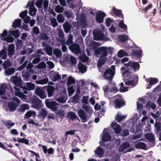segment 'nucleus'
<instances>
[{
    "mask_svg": "<svg viewBox=\"0 0 161 161\" xmlns=\"http://www.w3.org/2000/svg\"><path fill=\"white\" fill-rule=\"evenodd\" d=\"M55 11L57 13H62L64 10V8L59 5L56 6L55 9Z\"/></svg>",
    "mask_w": 161,
    "mask_h": 161,
    "instance_id": "79ce46f5",
    "label": "nucleus"
},
{
    "mask_svg": "<svg viewBox=\"0 0 161 161\" xmlns=\"http://www.w3.org/2000/svg\"><path fill=\"white\" fill-rule=\"evenodd\" d=\"M119 26L120 28L123 29L124 31L127 29V26L124 23L123 20H122L119 22Z\"/></svg>",
    "mask_w": 161,
    "mask_h": 161,
    "instance_id": "a19ab883",
    "label": "nucleus"
},
{
    "mask_svg": "<svg viewBox=\"0 0 161 161\" xmlns=\"http://www.w3.org/2000/svg\"><path fill=\"white\" fill-rule=\"evenodd\" d=\"M29 106L27 104H23L21 105L19 110V111L22 113L24 112L25 110H28L30 108Z\"/></svg>",
    "mask_w": 161,
    "mask_h": 161,
    "instance_id": "c756f323",
    "label": "nucleus"
},
{
    "mask_svg": "<svg viewBox=\"0 0 161 161\" xmlns=\"http://www.w3.org/2000/svg\"><path fill=\"white\" fill-rule=\"evenodd\" d=\"M132 54L137 58H140L142 57V51L141 50H132Z\"/></svg>",
    "mask_w": 161,
    "mask_h": 161,
    "instance_id": "f3484780",
    "label": "nucleus"
},
{
    "mask_svg": "<svg viewBox=\"0 0 161 161\" xmlns=\"http://www.w3.org/2000/svg\"><path fill=\"white\" fill-rule=\"evenodd\" d=\"M158 79L157 78H150V84L154 85L155 83H156L158 82Z\"/></svg>",
    "mask_w": 161,
    "mask_h": 161,
    "instance_id": "5fc2aeb1",
    "label": "nucleus"
},
{
    "mask_svg": "<svg viewBox=\"0 0 161 161\" xmlns=\"http://www.w3.org/2000/svg\"><path fill=\"white\" fill-rule=\"evenodd\" d=\"M51 21L52 23V26L53 27H55L58 25V24L55 18H52L51 19Z\"/></svg>",
    "mask_w": 161,
    "mask_h": 161,
    "instance_id": "6e6d98bb",
    "label": "nucleus"
},
{
    "mask_svg": "<svg viewBox=\"0 0 161 161\" xmlns=\"http://www.w3.org/2000/svg\"><path fill=\"white\" fill-rule=\"evenodd\" d=\"M111 139V136L108 132H105L103 134L102 141L103 142L109 141Z\"/></svg>",
    "mask_w": 161,
    "mask_h": 161,
    "instance_id": "4be33fe9",
    "label": "nucleus"
},
{
    "mask_svg": "<svg viewBox=\"0 0 161 161\" xmlns=\"http://www.w3.org/2000/svg\"><path fill=\"white\" fill-rule=\"evenodd\" d=\"M3 125L8 129H10L11 127L14 125V123L10 120L3 121Z\"/></svg>",
    "mask_w": 161,
    "mask_h": 161,
    "instance_id": "5701e85b",
    "label": "nucleus"
},
{
    "mask_svg": "<svg viewBox=\"0 0 161 161\" xmlns=\"http://www.w3.org/2000/svg\"><path fill=\"white\" fill-rule=\"evenodd\" d=\"M29 13L30 15L34 16L36 14V9L35 7L30 8Z\"/></svg>",
    "mask_w": 161,
    "mask_h": 161,
    "instance_id": "8fccbe9b",
    "label": "nucleus"
},
{
    "mask_svg": "<svg viewBox=\"0 0 161 161\" xmlns=\"http://www.w3.org/2000/svg\"><path fill=\"white\" fill-rule=\"evenodd\" d=\"M115 100L113 103L114 105V107L116 109H119L125 106V102L122 97L119 95H117L114 97Z\"/></svg>",
    "mask_w": 161,
    "mask_h": 161,
    "instance_id": "7ed1b4c3",
    "label": "nucleus"
},
{
    "mask_svg": "<svg viewBox=\"0 0 161 161\" xmlns=\"http://www.w3.org/2000/svg\"><path fill=\"white\" fill-rule=\"evenodd\" d=\"M61 76L59 75L58 72H57L53 75L52 80L53 81L55 82L61 79Z\"/></svg>",
    "mask_w": 161,
    "mask_h": 161,
    "instance_id": "72a5a7b5",
    "label": "nucleus"
},
{
    "mask_svg": "<svg viewBox=\"0 0 161 161\" xmlns=\"http://www.w3.org/2000/svg\"><path fill=\"white\" fill-rule=\"evenodd\" d=\"M108 48L107 47H102L99 48H97L95 49V55H101L97 62V66L100 67L102 66L105 63L107 59L106 57L107 56Z\"/></svg>",
    "mask_w": 161,
    "mask_h": 161,
    "instance_id": "f257e3e1",
    "label": "nucleus"
},
{
    "mask_svg": "<svg viewBox=\"0 0 161 161\" xmlns=\"http://www.w3.org/2000/svg\"><path fill=\"white\" fill-rule=\"evenodd\" d=\"M118 91L119 90L118 88L116 86L111 88L109 90V92L113 93L114 94L115 93Z\"/></svg>",
    "mask_w": 161,
    "mask_h": 161,
    "instance_id": "e2e57ef3",
    "label": "nucleus"
},
{
    "mask_svg": "<svg viewBox=\"0 0 161 161\" xmlns=\"http://www.w3.org/2000/svg\"><path fill=\"white\" fill-rule=\"evenodd\" d=\"M42 89H43V87H37L35 90V92L41 98H45L47 97L46 94Z\"/></svg>",
    "mask_w": 161,
    "mask_h": 161,
    "instance_id": "f8f14e48",
    "label": "nucleus"
},
{
    "mask_svg": "<svg viewBox=\"0 0 161 161\" xmlns=\"http://www.w3.org/2000/svg\"><path fill=\"white\" fill-rule=\"evenodd\" d=\"M42 101L36 97L32 98L31 100V107L35 109H39L42 107Z\"/></svg>",
    "mask_w": 161,
    "mask_h": 161,
    "instance_id": "0eeeda50",
    "label": "nucleus"
},
{
    "mask_svg": "<svg viewBox=\"0 0 161 161\" xmlns=\"http://www.w3.org/2000/svg\"><path fill=\"white\" fill-rule=\"evenodd\" d=\"M109 90L110 89L108 86L106 85L103 88V90L104 93V95H107L108 93L109 92Z\"/></svg>",
    "mask_w": 161,
    "mask_h": 161,
    "instance_id": "0e129e2a",
    "label": "nucleus"
},
{
    "mask_svg": "<svg viewBox=\"0 0 161 161\" xmlns=\"http://www.w3.org/2000/svg\"><path fill=\"white\" fill-rule=\"evenodd\" d=\"M104 150L100 147H99L97 149L96 153L99 157H101L103 154L104 153Z\"/></svg>",
    "mask_w": 161,
    "mask_h": 161,
    "instance_id": "473e14b6",
    "label": "nucleus"
},
{
    "mask_svg": "<svg viewBox=\"0 0 161 161\" xmlns=\"http://www.w3.org/2000/svg\"><path fill=\"white\" fill-rule=\"evenodd\" d=\"M36 56H38L34 58L32 61V63L33 64H36L39 63L41 61V59L40 57L41 56V55H36Z\"/></svg>",
    "mask_w": 161,
    "mask_h": 161,
    "instance_id": "09e8293b",
    "label": "nucleus"
},
{
    "mask_svg": "<svg viewBox=\"0 0 161 161\" xmlns=\"http://www.w3.org/2000/svg\"><path fill=\"white\" fill-rule=\"evenodd\" d=\"M7 87V85L6 83H3L1 85L0 87V95L5 94Z\"/></svg>",
    "mask_w": 161,
    "mask_h": 161,
    "instance_id": "a878e982",
    "label": "nucleus"
},
{
    "mask_svg": "<svg viewBox=\"0 0 161 161\" xmlns=\"http://www.w3.org/2000/svg\"><path fill=\"white\" fill-rule=\"evenodd\" d=\"M94 39L97 41L103 40L104 39L103 32L100 30H97L93 32Z\"/></svg>",
    "mask_w": 161,
    "mask_h": 161,
    "instance_id": "6e6552de",
    "label": "nucleus"
},
{
    "mask_svg": "<svg viewBox=\"0 0 161 161\" xmlns=\"http://www.w3.org/2000/svg\"><path fill=\"white\" fill-rule=\"evenodd\" d=\"M16 95L19 98H25L26 97V95L24 94L22 92H16Z\"/></svg>",
    "mask_w": 161,
    "mask_h": 161,
    "instance_id": "052dcab7",
    "label": "nucleus"
},
{
    "mask_svg": "<svg viewBox=\"0 0 161 161\" xmlns=\"http://www.w3.org/2000/svg\"><path fill=\"white\" fill-rule=\"evenodd\" d=\"M111 126L113 129L114 130L115 133L118 134L121 130V126L116 123L113 122L111 124Z\"/></svg>",
    "mask_w": 161,
    "mask_h": 161,
    "instance_id": "4468645a",
    "label": "nucleus"
},
{
    "mask_svg": "<svg viewBox=\"0 0 161 161\" xmlns=\"http://www.w3.org/2000/svg\"><path fill=\"white\" fill-rule=\"evenodd\" d=\"M34 65L33 64H32L31 63H29L27 66H26V68L27 70L29 72H33V70L32 69V68L33 67Z\"/></svg>",
    "mask_w": 161,
    "mask_h": 161,
    "instance_id": "864d4df0",
    "label": "nucleus"
},
{
    "mask_svg": "<svg viewBox=\"0 0 161 161\" xmlns=\"http://www.w3.org/2000/svg\"><path fill=\"white\" fill-rule=\"evenodd\" d=\"M82 108L88 113H90L91 111V109L90 107L85 105L82 106Z\"/></svg>",
    "mask_w": 161,
    "mask_h": 161,
    "instance_id": "338daca9",
    "label": "nucleus"
},
{
    "mask_svg": "<svg viewBox=\"0 0 161 161\" xmlns=\"http://www.w3.org/2000/svg\"><path fill=\"white\" fill-rule=\"evenodd\" d=\"M112 11L113 14L118 17L124 19V15L121 10L116 9L115 7H113Z\"/></svg>",
    "mask_w": 161,
    "mask_h": 161,
    "instance_id": "2eb2a0df",
    "label": "nucleus"
},
{
    "mask_svg": "<svg viewBox=\"0 0 161 161\" xmlns=\"http://www.w3.org/2000/svg\"><path fill=\"white\" fill-rule=\"evenodd\" d=\"M13 100L15 101V102L11 101L9 102L8 104V108L10 112L14 111L16 110L20 103V100L17 97L14 98Z\"/></svg>",
    "mask_w": 161,
    "mask_h": 161,
    "instance_id": "39448f33",
    "label": "nucleus"
},
{
    "mask_svg": "<svg viewBox=\"0 0 161 161\" xmlns=\"http://www.w3.org/2000/svg\"><path fill=\"white\" fill-rule=\"evenodd\" d=\"M33 33L36 35L38 34L40 32L39 29L37 26H34L33 28Z\"/></svg>",
    "mask_w": 161,
    "mask_h": 161,
    "instance_id": "774afa93",
    "label": "nucleus"
},
{
    "mask_svg": "<svg viewBox=\"0 0 161 161\" xmlns=\"http://www.w3.org/2000/svg\"><path fill=\"white\" fill-rule=\"evenodd\" d=\"M43 2V0H37L35 4L38 8H40L42 7Z\"/></svg>",
    "mask_w": 161,
    "mask_h": 161,
    "instance_id": "bf43d9fd",
    "label": "nucleus"
},
{
    "mask_svg": "<svg viewBox=\"0 0 161 161\" xmlns=\"http://www.w3.org/2000/svg\"><path fill=\"white\" fill-rule=\"evenodd\" d=\"M135 147L137 149H146V145L143 142H138L135 145Z\"/></svg>",
    "mask_w": 161,
    "mask_h": 161,
    "instance_id": "393cba45",
    "label": "nucleus"
},
{
    "mask_svg": "<svg viewBox=\"0 0 161 161\" xmlns=\"http://www.w3.org/2000/svg\"><path fill=\"white\" fill-rule=\"evenodd\" d=\"M46 106L53 111H57V109L59 108L60 104L51 99H47L45 101Z\"/></svg>",
    "mask_w": 161,
    "mask_h": 161,
    "instance_id": "20e7f679",
    "label": "nucleus"
},
{
    "mask_svg": "<svg viewBox=\"0 0 161 161\" xmlns=\"http://www.w3.org/2000/svg\"><path fill=\"white\" fill-rule=\"evenodd\" d=\"M48 80V78H47L40 80H37L36 81V83L37 84L44 85L47 84Z\"/></svg>",
    "mask_w": 161,
    "mask_h": 161,
    "instance_id": "2f4dec72",
    "label": "nucleus"
},
{
    "mask_svg": "<svg viewBox=\"0 0 161 161\" xmlns=\"http://www.w3.org/2000/svg\"><path fill=\"white\" fill-rule=\"evenodd\" d=\"M68 91L69 95H71L74 92V90L73 89L72 86H71L68 87Z\"/></svg>",
    "mask_w": 161,
    "mask_h": 161,
    "instance_id": "680f3d73",
    "label": "nucleus"
},
{
    "mask_svg": "<svg viewBox=\"0 0 161 161\" xmlns=\"http://www.w3.org/2000/svg\"><path fill=\"white\" fill-rule=\"evenodd\" d=\"M130 146V144L128 142L123 143L119 147V150L120 152H123L125 149L129 147Z\"/></svg>",
    "mask_w": 161,
    "mask_h": 161,
    "instance_id": "b1692460",
    "label": "nucleus"
},
{
    "mask_svg": "<svg viewBox=\"0 0 161 161\" xmlns=\"http://www.w3.org/2000/svg\"><path fill=\"white\" fill-rule=\"evenodd\" d=\"M17 141L19 143H24L27 145L29 144V141L28 140L25 138H18L17 140Z\"/></svg>",
    "mask_w": 161,
    "mask_h": 161,
    "instance_id": "4c0bfd02",
    "label": "nucleus"
},
{
    "mask_svg": "<svg viewBox=\"0 0 161 161\" xmlns=\"http://www.w3.org/2000/svg\"><path fill=\"white\" fill-rule=\"evenodd\" d=\"M75 82V80L71 76H69L68 80L67 85L68 87L70 86L72 84H74Z\"/></svg>",
    "mask_w": 161,
    "mask_h": 161,
    "instance_id": "f704fd0d",
    "label": "nucleus"
},
{
    "mask_svg": "<svg viewBox=\"0 0 161 161\" xmlns=\"http://www.w3.org/2000/svg\"><path fill=\"white\" fill-rule=\"evenodd\" d=\"M131 67H132L134 71L138 70L139 69L140 65L138 62H131Z\"/></svg>",
    "mask_w": 161,
    "mask_h": 161,
    "instance_id": "c85d7f7f",
    "label": "nucleus"
},
{
    "mask_svg": "<svg viewBox=\"0 0 161 161\" xmlns=\"http://www.w3.org/2000/svg\"><path fill=\"white\" fill-rule=\"evenodd\" d=\"M22 88V89L30 91L34 90L35 88V85L34 84L29 82L27 83L26 86H23Z\"/></svg>",
    "mask_w": 161,
    "mask_h": 161,
    "instance_id": "dca6fc26",
    "label": "nucleus"
},
{
    "mask_svg": "<svg viewBox=\"0 0 161 161\" xmlns=\"http://www.w3.org/2000/svg\"><path fill=\"white\" fill-rule=\"evenodd\" d=\"M46 65L44 62H41L37 66V68L39 69H43L46 68Z\"/></svg>",
    "mask_w": 161,
    "mask_h": 161,
    "instance_id": "13d9d810",
    "label": "nucleus"
},
{
    "mask_svg": "<svg viewBox=\"0 0 161 161\" xmlns=\"http://www.w3.org/2000/svg\"><path fill=\"white\" fill-rule=\"evenodd\" d=\"M116 66L112 65L110 68L107 69L104 72L103 76L108 80V84H111L112 82V79L115 75Z\"/></svg>",
    "mask_w": 161,
    "mask_h": 161,
    "instance_id": "f03ea898",
    "label": "nucleus"
},
{
    "mask_svg": "<svg viewBox=\"0 0 161 161\" xmlns=\"http://www.w3.org/2000/svg\"><path fill=\"white\" fill-rule=\"evenodd\" d=\"M35 113L34 112H32L31 111H29L26 112L25 115V117L27 119H29V118L31 117L32 115H34Z\"/></svg>",
    "mask_w": 161,
    "mask_h": 161,
    "instance_id": "37998d69",
    "label": "nucleus"
},
{
    "mask_svg": "<svg viewBox=\"0 0 161 161\" xmlns=\"http://www.w3.org/2000/svg\"><path fill=\"white\" fill-rule=\"evenodd\" d=\"M64 31L66 33H69L70 31L72 25L69 22L66 21L63 25Z\"/></svg>",
    "mask_w": 161,
    "mask_h": 161,
    "instance_id": "aec40b11",
    "label": "nucleus"
},
{
    "mask_svg": "<svg viewBox=\"0 0 161 161\" xmlns=\"http://www.w3.org/2000/svg\"><path fill=\"white\" fill-rule=\"evenodd\" d=\"M7 55L6 51L3 49L0 51V57L2 59H5L7 57Z\"/></svg>",
    "mask_w": 161,
    "mask_h": 161,
    "instance_id": "c9c22d12",
    "label": "nucleus"
},
{
    "mask_svg": "<svg viewBox=\"0 0 161 161\" xmlns=\"http://www.w3.org/2000/svg\"><path fill=\"white\" fill-rule=\"evenodd\" d=\"M27 10H25V11H23L20 13L19 15V16L20 18L23 19L26 17L27 14Z\"/></svg>",
    "mask_w": 161,
    "mask_h": 161,
    "instance_id": "4d7b16f0",
    "label": "nucleus"
},
{
    "mask_svg": "<svg viewBox=\"0 0 161 161\" xmlns=\"http://www.w3.org/2000/svg\"><path fill=\"white\" fill-rule=\"evenodd\" d=\"M3 39L8 42L11 43L14 42V38L11 36H10L4 38Z\"/></svg>",
    "mask_w": 161,
    "mask_h": 161,
    "instance_id": "3c124183",
    "label": "nucleus"
},
{
    "mask_svg": "<svg viewBox=\"0 0 161 161\" xmlns=\"http://www.w3.org/2000/svg\"><path fill=\"white\" fill-rule=\"evenodd\" d=\"M21 19H16L13 23L12 26L15 29L19 27L21 24Z\"/></svg>",
    "mask_w": 161,
    "mask_h": 161,
    "instance_id": "bb28decb",
    "label": "nucleus"
},
{
    "mask_svg": "<svg viewBox=\"0 0 161 161\" xmlns=\"http://www.w3.org/2000/svg\"><path fill=\"white\" fill-rule=\"evenodd\" d=\"M78 114L81 119L82 122H86L88 120V115L83 109H80L78 112Z\"/></svg>",
    "mask_w": 161,
    "mask_h": 161,
    "instance_id": "1a4fd4ad",
    "label": "nucleus"
},
{
    "mask_svg": "<svg viewBox=\"0 0 161 161\" xmlns=\"http://www.w3.org/2000/svg\"><path fill=\"white\" fill-rule=\"evenodd\" d=\"M145 137L150 142H155L154 136L152 134L149 133H147L145 135Z\"/></svg>",
    "mask_w": 161,
    "mask_h": 161,
    "instance_id": "412c9836",
    "label": "nucleus"
},
{
    "mask_svg": "<svg viewBox=\"0 0 161 161\" xmlns=\"http://www.w3.org/2000/svg\"><path fill=\"white\" fill-rule=\"evenodd\" d=\"M56 111V113L60 117H63L64 116L65 113L64 110H61V109L60 110L57 109V111Z\"/></svg>",
    "mask_w": 161,
    "mask_h": 161,
    "instance_id": "49530a36",
    "label": "nucleus"
},
{
    "mask_svg": "<svg viewBox=\"0 0 161 161\" xmlns=\"http://www.w3.org/2000/svg\"><path fill=\"white\" fill-rule=\"evenodd\" d=\"M73 36L71 35H69L68 38L66 42V45L71 46L73 44Z\"/></svg>",
    "mask_w": 161,
    "mask_h": 161,
    "instance_id": "7c9ffc66",
    "label": "nucleus"
},
{
    "mask_svg": "<svg viewBox=\"0 0 161 161\" xmlns=\"http://www.w3.org/2000/svg\"><path fill=\"white\" fill-rule=\"evenodd\" d=\"M154 126L156 129V131L157 132H160L161 131V125L159 123H156Z\"/></svg>",
    "mask_w": 161,
    "mask_h": 161,
    "instance_id": "69168bd1",
    "label": "nucleus"
},
{
    "mask_svg": "<svg viewBox=\"0 0 161 161\" xmlns=\"http://www.w3.org/2000/svg\"><path fill=\"white\" fill-rule=\"evenodd\" d=\"M77 69L79 71L82 73H85L87 70L86 67L85 65L80 62L77 66Z\"/></svg>",
    "mask_w": 161,
    "mask_h": 161,
    "instance_id": "6ab92c4d",
    "label": "nucleus"
},
{
    "mask_svg": "<svg viewBox=\"0 0 161 161\" xmlns=\"http://www.w3.org/2000/svg\"><path fill=\"white\" fill-rule=\"evenodd\" d=\"M46 52L49 56H52L53 54V48L51 46H48L45 48Z\"/></svg>",
    "mask_w": 161,
    "mask_h": 161,
    "instance_id": "ea45409f",
    "label": "nucleus"
},
{
    "mask_svg": "<svg viewBox=\"0 0 161 161\" xmlns=\"http://www.w3.org/2000/svg\"><path fill=\"white\" fill-rule=\"evenodd\" d=\"M69 119H72V120L75 119H76L77 117L75 114L73 112H69L67 115Z\"/></svg>",
    "mask_w": 161,
    "mask_h": 161,
    "instance_id": "e433bc0d",
    "label": "nucleus"
},
{
    "mask_svg": "<svg viewBox=\"0 0 161 161\" xmlns=\"http://www.w3.org/2000/svg\"><path fill=\"white\" fill-rule=\"evenodd\" d=\"M118 38L120 42H122L127 41L128 39V37L125 35H120Z\"/></svg>",
    "mask_w": 161,
    "mask_h": 161,
    "instance_id": "cd10ccee",
    "label": "nucleus"
},
{
    "mask_svg": "<svg viewBox=\"0 0 161 161\" xmlns=\"http://www.w3.org/2000/svg\"><path fill=\"white\" fill-rule=\"evenodd\" d=\"M69 49L72 52L75 54L80 53L81 52L80 46L75 43L70 46Z\"/></svg>",
    "mask_w": 161,
    "mask_h": 161,
    "instance_id": "9b49d317",
    "label": "nucleus"
},
{
    "mask_svg": "<svg viewBox=\"0 0 161 161\" xmlns=\"http://www.w3.org/2000/svg\"><path fill=\"white\" fill-rule=\"evenodd\" d=\"M127 53L124 51L122 50H120L118 53V56L119 58H122L126 56Z\"/></svg>",
    "mask_w": 161,
    "mask_h": 161,
    "instance_id": "c03bdc74",
    "label": "nucleus"
},
{
    "mask_svg": "<svg viewBox=\"0 0 161 161\" xmlns=\"http://www.w3.org/2000/svg\"><path fill=\"white\" fill-rule=\"evenodd\" d=\"M53 53L58 58H59L61 55L62 52L58 48H55L53 51Z\"/></svg>",
    "mask_w": 161,
    "mask_h": 161,
    "instance_id": "58836bf2",
    "label": "nucleus"
},
{
    "mask_svg": "<svg viewBox=\"0 0 161 161\" xmlns=\"http://www.w3.org/2000/svg\"><path fill=\"white\" fill-rule=\"evenodd\" d=\"M15 53V46L13 44L9 45L8 47V56L11 58Z\"/></svg>",
    "mask_w": 161,
    "mask_h": 161,
    "instance_id": "a211bd4d",
    "label": "nucleus"
},
{
    "mask_svg": "<svg viewBox=\"0 0 161 161\" xmlns=\"http://www.w3.org/2000/svg\"><path fill=\"white\" fill-rule=\"evenodd\" d=\"M44 88L47 89V92L48 94V97L53 96L54 91L55 89L54 86H45Z\"/></svg>",
    "mask_w": 161,
    "mask_h": 161,
    "instance_id": "ddd939ff",
    "label": "nucleus"
},
{
    "mask_svg": "<svg viewBox=\"0 0 161 161\" xmlns=\"http://www.w3.org/2000/svg\"><path fill=\"white\" fill-rule=\"evenodd\" d=\"M15 69L14 68H11L8 69L5 71L6 74L8 75H12L15 72Z\"/></svg>",
    "mask_w": 161,
    "mask_h": 161,
    "instance_id": "a18cd8bd",
    "label": "nucleus"
},
{
    "mask_svg": "<svg viewBox=\"0 0 161 161\" xmlns=\"http://www.w3.org/2000/svg\"><path fill=\"white\" fill-rule=\"evenodd\" d=\"M57 19L58 22L63 23L64 22V18L61 14H59L58 15Z\"/></svg>",
    "mask_w": 161,
    "mask_h": 161,
    "instance_id": "603ef678",
    "label": "nucleus"
},
{
    "mask_svg": "<svg viewBox=\"0 0 161 161\" xmlns=\"http://www.w3.org/2000/svg\"><path fill=\"white\" fill-rule=\"evenodd\" d=\"M12 35L14 36L16 38H18L19 35V31L18 29H16L14 31H13L11 32Z\"/></svg>",
    "mask_w": 161,
    "mask_h": 161,
    "instance_id": "de8ad7c7",
    "label": "nucleus"
},
{
    "mask_svg": "<svg viewBox=\"0 0 161 161\" xmlns=\"http://www.w3.org/2000/svg\"><path fill=\"white\" fill-rule=\"evenodd\" d=\"M10 80L12 81V82L14 84L15 86L22 88V87L23 86V82L20 78L18 77L17 76L14 75L11 77Z\"/></svg>",
    "mask_w": 161,
    "mask_h": 161,
    "instance_id": "423d86ee",
    "label": "nucleus"
},
{
    "mask_svg": "<svg viewBox=\"0 0 161 161\" xmlns=\"http://www.w3.org/2000/svg\"><path fill=\"white\" fill-rule=\"evenodd\" d=\"M106 16V14L103 12L101 11H98L96 14V20L97 22L99 23H102L104 19V18Z\"/></svg>",
    "mask_w": 161,
    "mask_h": 161,
    "instance_id": "9d476101",
    "label": "nucleus"
}]
</instances>
